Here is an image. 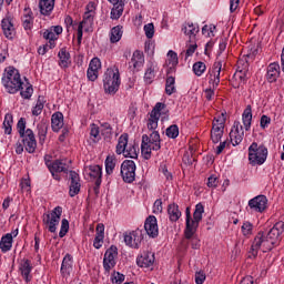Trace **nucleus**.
Listing matches in <instances>:
<instances>
[{
	"instance_id": "nucleus-1",
	"label": "nucleus",
	"mask_w": 284,
	"mask_h": 284,
	"mask_svg": "<svg viewBox=\"0 0 284 284\" xmlns=\"http://www.w3.org/2000/svg\"><path fill=\"white\" fill-rule=\"evenodd\" d=\"M283 222L275 223L274 226L266 234L264 232H258L251 246V250H253V256H256V254H258L261 245H263L265 250H274V247H276V245L281 243V234H283Z\"/></svg>"
},
{
	"instance_id": "nucleus-2",
	"label": "nucleus",
	"mask_w": 284,
	"mask_h": 284,
	"mask_svg": "<svg viewBox=\"0 0 284 284\" xmlns=\"http://www.w3.org/2000/svg\"><path fill=\"white\" fill-rule=\"evenodd\" d=\"M6 74L2 77V84L9 94H17V92L23 90V81H21V73L14 67H9L6 70Z\"/></svg>"
},
{
	"instance_id": "nucleus-3",
	"label": "nucleus",
	"mask_w": 284,
	"mask_h": 284,
	"mask_svg": "<svg viewBox=\"0 0 284 284\" xmlns=\"http://www.w3.org/2000/svg\"><path fill=\"white\" fill-rule=\"evenodd\" d=\"M17 130L22 139L23 146L29 154H34L37 151V139L34 138V132L31 129L26 130V119L20 118L17 123Z\"/></svg>"
},
{
	"instance_id": "nucleus-4",
	"label": "nucleus",
	"mask_w": 284,
	"mask_h": 284,
	"mask_svg": "<svg viewBox=\"0 0 284 284\" xmlns=\"http://www.w3.org/2000/svg\"><path fill=\"white\" fill-rule=\"evenodd\" d=\"M104 91L106 94H116L119 92V85H121V73L119 68H110L104 73L103 79Z\"/></svg>"
},
{
	"instance_id": "nucleus-5",
	"label": "nucleus",
	"mask_w": 284,
	"mask_h": 284,
	"mask_svg": "<svg viewBox=\"0 0 284 284\" xmlns=\"http://www.w3.org/2000/svg\"><path fill=\"white\" fill-rule=\"evenodd\" d=\"M248 161L250 164L255 165H263L265 161H267V149L264 144L258 145V143L253 142L248 146Z\"/></svg>"
},
{
	"instance_id": "nucleus-6",
	"label": "nucleus",
	"mask_w": 284,
	"mask_h": 284,
	"mask_svg": "<svg viewBox=\"0 0 284 284\" xmlns=\"http://www.w3.org/2000/svg\"><path fill=\"white\" fill-rule=\"evenodd\" d=\"M61 214H63V207L57 206L50 214H45L43 217V224L48 227L51 234L57 232V225L61 222Z\"/></svg>"
},
{
	"instance_id": "nucleus-7",
	"label": "nucleus",
	"mask_w": 284,
	"mask_h": 284,
	"mask_svg": "<svg viewBox=\"0 0 284 284\" xmlns=\"http://www.w3.org/2000/svg\"><path fill=\"white\" fill-rule=\"evenodd\" d=\"M121 176L124 183H134L136 179V163L132 160H124L121 164Z\"/></svg>"
},
{
	"instance_id": "nucleus-8",
	"label": "nucleus",
	"mask_w": 284,
	"mask_h": 284,
	"mask_svg": "<svg viewBox=\"0 0 284 284\" xmlns=\"http://www.w3.org/2000/svg\"><path fill=\"white\" fill-rule=\"evenodd\" d=\"M205 212V206L201 203L195 205V211L193 213V220L191 219V232H186L187 241L192 240L194 234H196V230H199V224L203 221V213Z\"/></svg>"
},
{
	"instance_id": "nucleus-9",
	"label": "nucleus",
	"mask_w": 284,
	"mask_h": 284,
	"mask_svg": "<svg viewBox=\"0 0 284 284\" xmlns=\"http://www.w3.org/2000/svg\"><path fill=\"white\" fill-rule=\"evenodd\" d=\"M124 243L129 247H133L134 250H139L141 247V243H143V230L138 229L135 231L124 233Z\"/></svg>"
},
{
	"instance_id": "nucleus-10",
	"label": "nucleus",
	"mask_w": 284,
	"mask_h": 284,
	"mask_svg": "<svg viewBox=\"0 0 284 284\" xmlns=\"http://www.w3.org/2000/svg\"><path fill=\"white\" fill-rule=\"evenodd\" d=\"M116 256H119V248L111 245L104 253L103 267L105 272H110L116 265V261L114 260Z\"/></svg>"
},
{
	"instance_id": "nucleus-11",
	"label": "nucleus",
	"mask_w": 284,
	"mask_h": 284,
	"mask_svg": "<svg viewBox=\"0 0 284 284\" xmlns=\"http://www.w3.org/2000/svg\"><path fill=\"white\" fill-rule=\"evenodd\" d=\"M69 180L71 181L69 186V196L74 197L79 192H81V178L75 171H70Z\"/></svg>"
},
{
	"instance_id": "nucleus-12",
	"label": "nucleus",
	"mask_w": 284,
	"mask_h": 284,
	"mask_svg": "<svg viewBox=\"0 0 284 284\" xmlns=\"http://www.w3.org/2000/svg\"><path fill=\"white\" fill-rule=\"evenodd\" d=\"M248 207L253 212L263 213L267 210V197L265 195H257L248 201Z\"/></svg>"
},
{
	"instance_id": "nucleus-13",
	"label": "nucleus",
	"mask_w": 284,
	"mask_h": 284,
	"mask_svg": "<svg viewBox=\"0 0 284 284\" xmlns=\"http://www.w3.org/2000/svg\"><path fill=\"white\" fill-rule=\"evenodd\" d=\"M144 230L151 239H156V236H159V224L156 222V216L150 215L146 217L144 222Z\"/></svg>"
},
{
	"instance_id": "nucleus-14",
	"label": "nucleus",
	"mask_w": 284,
	"mask_h": 284,
	"mask_svg": "<svg viewBox=\"0 0 284 284\" xmlns=\"http://www.w3.org/2000/svg\"><path fill=\"white\" fill-rule=\"evenodd\" d=\"M278 77H281V65L277 62L268 64L266 71V80L268 83H276Z\"/></svg>"
},
{
	"instance_id": "nucleus-15",
	"label": "nucleus",
	"mask_w": 284,
	"mask_h": 284,
	"mask_svg": "<svg viewBox=\"0 0 284 284\" xmlns=\"http://www.w3.org/2000/svg\"><path fill=\"white\" fill-rule=\"evenodd\" d=\"M3 34L7 39H14V34L17 32L14 31V24L12 23V18L11 17H6L1 21Z\"/></svg>"
},
{
	"instance_id": "nucleus-16",
	"label": "nucleus",
	"mask_w": 284,
	"mask_h": 284,
	"mask_svg": "<svg viewBox=\"0 0 284 284\" xmlns=\"http://www.w3.org/2000/svg\"><path fill=\"white\" fill-rule=\"evenodd\" d=\"M95 231L97 234L93 241V247L101 250V247H103V239H105V225L98 224Z\"/></svg>"
},
{
	"instance_id": "nucleus-17",
	"label": "nucleus",
	"mask_w": 284,
	"mask_h": 284,
	"mask_svg": "<svg viewBox=\"0 0 284 284\" xmlns=\"http://www.w3.org/2000/svg\"><path fill=\"white\" fill-rule=\"evenodd\" d=\"M223 68L222 61L214 62L212 70L210 72L211 81L213 85H219L221 83V70Z\"/></svg>"
},
{
	"instance_id": "nucleus-18",
	"label": "nucleus",
	"mask_w": 284,
	"mask_h": 284,
	"mask_svg": "<svg viewBox=\"0 0 284 284\" xmlns=\"http://www.w3.org/2000/svg\"><path fill=\"white\" fill-rule=\"evenodd\" d=\"M141 152L145 161L152 159V145L150 144V136L148 134L142 135Z\"/></svg>"
},
{
	"instance_id": "nucleus-19",
	"label": "nucleus",
	"mask_w": 284,
	"mask_h": 284,
	"mask_svg": "<svg viewBox=\"0 0 284 284\" xmlns=\"http://www.w3.org/2000/svg\"><path fill=\"white\" fill-rule=\"evenodd\" d=\"M54 1L55 0H39L40 14L43 17H50V14H52V10H54Z\"/></svg>"
},
{
	"instance_id": "nucleus-20",
	"label": "nucleus",
	"mask_w": 284,
	"mask_h": 284,
	"mask_svg": "<svg viewBox=\"0 0 284 284\" xmlns=\"http://www.w3.org/2000/svg\"><path fill=\"white\" fill-rule=\"evenodd\" d=\"M47 168L50 172H55L57 174L64 172V174H68V168L65 166V163L61 160L47 161Z\"/></svg>"
},
{
	"instance_id": "nucleus-21",
	"label": "nucleus",
	"mask_w": 284,
	"mask_h": 284,
	"mask_svg": "<svg viewBox=\"0 0 284 284\" xmlns=\"http://www.w3.org/2000/svg\"><path fill=\"white\" fill-rule=\"evenodd\" d=\"M139 267H150L154 265V254L153 253H143L136 258Z\"/></svg>"
},
{
	"instance_id": "nucleus-22",
	"label": "nucleus",
	"mask_w": 284,
	"mask_h": 284,
	"mask_svg": "<svg viewBox=\"0 0 284 284\" xmlns=\"http://www.w3.org/2000/svg\"><path fill=\"white\" fill-rule=\"evenodd\" d=\"M58 57L60 59V61H59L60 68H64V69L70 68L72 60H70V52H68V50L65 48H62L59 51Z\"/></svg>"
},
{
	"instance_id": "nucleus-23",
	"label": "nucleus",
	"mask_w": 284,
	"mask_h": 284,
	"mask_svg": "<svg viewBox=\"0 0 284 284\" xmlns=\"http://www.w3.org/2000/svg\"><path fill=\"white\" fill-rule=\"evenodd\" d=\"M51 128L54 132H59L63 128V113L55 112L51 118Z\"/></svg>"
},
{
	"instance_id": "nucleus-24",
	"label": "nucleus",
	"mask_w": 284,
	"mask_h": 284,
	"mask_svg": "<svg viewBox=\"0 0 284 284\" xmlns=\"http://www.w3.org/2000/svg\"><path fill=\"white\" fill-rule=\"evenodd\" d=\"M60 272L63 276H70V272H72V255L67 254L63 257Z\"/></svg>"
},
{
	"instance_id": "nucleus-25",
	"label": "nucleus",
	"mask_w": 284,
	"mask_h": 284,
	"mask_svg": "<svg viewBox=\"0 0 284 284\" xmlns=\"http://www.w3.org/2000/svg\"><path fill=\"white\" fill-rule=\"evenodd\" d=\"M168 214H169L170 221H172V223H176V221L181 219V211L179 210V204L176 203L170 204L168 206Z\"/></svg>"
},
{
	"instance_id": "nucleus-26",
	"label": "nucleus",
	"mask_w": 284,
	"mask_h": 284,
	"mask_svg": "<svg viewBox=\"0 0 284 284\" xmlns=\"http://www.w3.org/2000/svg\"><path fill=\"white\" fill-rule=\"evenodd\" d=\"M1 252H10L12 250V233H7L0 241Z\"/></svg>"
},
{
	"instance_id": "nucleus-27",
	"label": "nucleus",
	"mask_w": 284,
	"mask_h": 284,
	"mask_svg": "<svg viewBox=\"0 0 284 284\" xmlns=\"http://www.w3.org/2000/svg\"><path fill=\"white\" fill-rule=\"evenodd\" d=\"M20 272L26 278L27 283L30 281V273L32 272V262L30 260H23L20 264Z\"/></svg>"
},
{
	"instance_id": "nucleus-28",
	"label": "nucleus",
	"mask_w": 284,
	"mask_h": 284,
	"mask_svg": "<svg viewBox=\"0 0 284 284\" xmlns=\"http://www.w3.org/2000/svg\"><path fill=\"white\" fill-rule=\"evenodd\" d=\"M128 139H129L128 133H124L119 138L116 149H115L116 154L125 153V150H128Z\"/></svg>"
},
{
	"instance_id": "nucleus-29",
	"label": "nucleus",
	"mask_w": 284,
	"mask_h": 284,
	"mask_svg": "<svg viewBox=\"0 0 284 284\" xmlns=\"http://www.w3.org/2000/svg\"><path fill=\"white\" fill-rule=\"evenodd\" d=\"M242 121L245 130L252 128V105H247L242 114Z\"/></svg>"
},
{
	"instance_id": "nucleus-30",
	"label": "nucleus",
	"mask_w": 284,
	"mask_h": 284,
	"mask_svg": "<svg viewBox=\"0 0 284 284\" xmlns=\"http://www.w3.org/2000/svg\"><path fill=\"white\" fill-rule=\"evenodd\" d=\"M175 83H176V78H174L173 75L166 77L165 93L169 97H172V94L176 93Z\"/></svg>"
},
{
	"instance_id": "nucleus-31",
	"label": "nucleus",
	"mask_w": 284,
	"mask_h": 284,
	"mask_svg": "<svg viewBox=\"0 0 284 284\" xmlns=\"http://www.w3.org/2000/svg\"><path fill=\"white\" fill-rule=\"evenodd\" d=\"M121 37H123V27L116 26L111 29L110 41L111 43H119L121 41Z\"/></svg>"
},
{
	"instance_id": "nucleus-32",
	"label": "nucleus",
	"mask_w": 284,
	"mask_h": 284,
	"mask_svg": "<svg viewBox=\"0 0 284 284\" xmlns=\"http://www.w3.org/2000/svg\"><path fill=\"white\" fill-rule=\"evenodd\" d=\"M89 176H90L91 181L97 182L98 179H100V181H101V178L103 176L101 166L100 165H91L89 168Z\"/></svg>"
},
{
	"instance_id": "nucleus-33",
	"label": "nucleus",
	"mask_w": 284,
	"mask_h": 284,
	"mask_svg": "<svg viewBox=\"0 0 284 284\" xmlns=\"http://www.w3.org/2000/svg\"><path fill=\"white\" fill-rule=\"evenodd\" d=\"M224 132H225V129L212 126V130H211V141L213 143H220L221 139H223Z\"/></svg>"
},
{
	"instance_id": "nucleus-34",
	"label": "nucleus",
	"mask_w": 284,
	"mask_h": 284,
	"mask_svg": "<svg viewBox=\"0 0 284 284\" xmlns=\"http://www.w3.org/2000/svg\"><path fill=\"white\" fill-rule=\"evenodd\" d=\"M114 168H116V156L108 155L105 159V172L106 174H112L114 172Z\"/></svg>"
},
{
	"instance_id": "nucleus-35",
	"label": "nucleus",
	"mask_w": 284,
	"mask_h": 284,
	"mask_svg": "<svg viewBox=\"0 0 284 284\" xmlns=\"http://www.w3.org/2000/svg\"><path fill=\"white\" fill-rule=\"evenodd\" d=\"M12 123H14V118L12 116L11 113H7L4 115V121H3L4 134H12Z\"/></svg>"
},
{
	"instance_id": "nucleus-36",
	"label": "nucleus",
	"mask_w": 284,
	"mask_h": 284,
	"mask_svg": "<svg viewBox=\"0 0 284 284\" xmlns=\"http://www.w3.org/2000/svg\"><path fill=\"white\" fill-rule=\"evenodd\" d=\"M113 8L111 10V19H121V16L123 14V6H125V2L123 3H112Z\"/></svg>"
},
{
	"instance_id": "nucleus-37",
	"label": "nucleus",
	"mask_w": 284,
	"mask_h": 284,
	"mask_svg": "<svg viewBox=\"0 0 284 284\" xmlns=\"http://www.w3.org/2000/svg\"><path fill=\"white\" fill-rule=\"evenodd\" d=\"M24 80L28 81L27 78H24ZM26 90L20 89V97H22V99H27L30 100L32 99V94L34 93V89L32 88V84H30V82H27V84H24Z\"/></svg>"
},
{
	"instance_id": "nucleus-38",
	"label": "nucleus",
	"mask_w": 284,
	"mask_h": 284,
	"mask_svg": "<svg viewBox=\"0 0 284 284\" xmlns=\"http://www.w3.org/2000/svg\"><path fill=\"white\" fill-rule=\"evenodd\" d=\"M182 31L187 37H196V34H199L200 32V29H199V26H194V23H189L187 26H184L182 28Z\"/></svg>"
},
{
	"instance_id": "nucleus-39",
	"label": "nucleus",
	"mask_w": 284,
	"mask_h": 284,
	"mask_svg": "<svg viewBox=\"0 0 284 284\" xmlns=\"http://www.w3.org/2000/svg\"><path fill=\"white\" fill-rule=\"evenodd\" d=\"M233 79L235 81L240 80L241 83H245V81H247V69H241V67H239Z\"/></svg>"
},
{
	"instance_id": "nucleus-40",
	"label": "nucleus",
	"mask_w": 284,
	"mask_h": 284,
	"mask_svg": "<svg viewBox=\"0 0 284 284\" xmlns=\"http://www.w3.org/2000/svg\"><path fill=\"white\" fill-rule=\"evenodd\" d=\"M43 39H45L47 41H49L50 43V50H52V48L54 47V41H57V34L52 31V29H47L43 32Z\"/></svg>"
},
{
	"instance_id": "nucleus-41",
	"label": "nucleus",
	"mask_w": 284,
	"mask_h": 284,
	"mask_svg": "<svg viewBox=\"0 0 284 284\" xmlns=\"http://www.w3.org/2000/svg\"><path fill=\"white\" fill-rule=\"evenodd\" d=\"M225 113H221L217 118H214L212 128H220L221 130H225Z\"/></svg>"
},
{
	"instance_id": "nucleus-42",
	"label": "nucleus",
	"mask_w": 284,
	"mask_h": 284,
	"mask_svg": "<svg viewBox=\"0 0 284 284\" xmlns=\"http://www.w3.org/2000/svg\"><path fill=\"white\" fill-rule=\"evenodd\" d=\"M125 158L129 159H139V146L132 145L125 149V152L123 153Z\"/></svg>"
},
{
	"instance_id": "nucleus-43",
	"label": "nucleus",
	"mask_w": 284,
	"mask_h": 284,
	"mask_svg": "<svg viewBox=\"0 0 284 284\" xmlns=\"http://www.w3.org/2000/svg\"><path fill=\"white\" fill-rule=\"evenodd\" d=\"M243 133L242 131L239 133L234 132V130H231L230 132V139H231V143L232 145H241L242 141H243Z\"/></svg>"
},
{
	"instance_id": "nucleus-44",
	"label": "nucleus",
	"mask_w": 284,
	"mask_h": 284,
	"mask_svg": "<svg viewBox=\"0 0 284 284\" xmlns=\"http://www.w3.org/2000/svg\"><path fill=\"white\" fill-rule=\"evenodd\" d=\"M165 134L169 139H176L179 136V125L172 124L165 130Z\"/></svg>"
},
{
	"instance_id": "nucleus-45",
	"label": "nucleus",
	"mask_w": 284,
	"mask_h": 284,
	"mask_svg": "<svg viewBox=\"0 0 284 284\" xmlns=\"http://www.w3.org/2000/svg\"><path fill=\"white\" fill-rule=\"evenodd\" d=\"M131 62H133V68H139L142 65L143 54H141V51H134Z\"/></svg>"
},
{
	"instance_id": "nucleus-46",
	"label": "nucleus",
	"mask_w": 284,
	"mask_h": 284,
	"mask_svg": "<svg viewBox=\"0 0 284 284\" xmlns=\"http://www.w3.org/2000/svg\"><path fill=\"white\" fill-rule=\"evenodd\" d=\"M206 70V67H205V63L203 62H195L193 64V72L194 74H196V77H201L203 74V72H205Z\"/></svg>"
},
{
	"instance_id": "nucleus-47",
	"label": "nucleus",
	"mask_w": 284,
	"mask_h": 284,
	"mask_svg": "<svg viewBox=\"0 0 284 284\" xmlns=\"http://www.w3.org/2000/svg\"><path fill=\"white\" fill-rule=\"evenodd\" d=\"M43 100H41V95L38 98L36 106L32 109L33 116H39L43 112Z\"/></svg>"
},
{
	"instance_id": "nucleus-48",
	"label": "nucleus",
	"mask_w": 284,
	"mask_h": 284,
	"mask_svg": "<svg viewBox=\"0 0 284 284\" xmlns=\"http://www.w3.org/2000/svg\"><path fill=\"white\" fill-rule=\"evenodd\" d=\"M94 23V13L84 12L83 19L80 22L82 26H92Z\"/></svg>"
},
{
	"instance_id": "nucleus-49",
	"label": "nucleus",
	"mask_w": 284,
	"mask_h": 284,
	"mask_svg": "<svg viewBox=\"0 0 284 284\" xmlns=\"http://www.w3.org/2000/svg\"><path fill=\"white\" fill-rule=\"evenodd\" d=\"M168 57H169L170 65H173V68H176V65H179V55L176 54V52H174L173 50H170L168 52Z\"/></svg>"
},
{
	"instance_id": "nucleus-50",
	"label": "nucleus",
	"mask_w": 284,
	"mask_h": 284,
	"mask_svg": "<svg viewBox=\"0 0 284 284\" xmlns=\"http://www.w3.org/2000/svg\"><path fill=\"white\" fill-rule=\"evenodd\" d=\"M69 230H70V222H68V220L63 219L61 222V230L59 232L60 239H63V236H65V234H68Z\"/></svg>"
},
{
	"instance_id": "nucleus-51",
	"label": "nucleus",
	"mask_w": 284,
	"mask_h": 284,
	"mask_svg": "<svg viewBox=\"0 0 284 284\" xmlns=\"http://www.w3.org/2000/svg\"><path fill=\"white\" fill-rule=\"evenodd\" d=\"M154 77H155L154 68L150 67L144 73L145 83H148V84L152 83V81H154Z\"/></svg>"
},
{
	"instance_id": "nucleus-52",
	"label": "nucleus",
	"mask_w": 284,
	"mask_h": 284,
	"mask_svg": "<svg viewBox=\"0 0 284 284\" xmlns=\"http://www.w3.org/2000/svg\"><path fill=\"white\" fill-rule=\"evenodd\" d=\"M185 214H186V226L184 230V236H187V232H192V226L190 225L192 221V214L190 213V207H186Z\"/></svg>"
},
{
	"instance_id": "nucleus-53",
	"label": "nucleus",
	"mask_w": 284,
	"mask_h": 284,
	"mask_svg": "<svg viewBox=\"0 0 284 284\" xmlns=\"http://www.w3.org/2000/svg\"><path fill=\"white\" fill-rule=\"evenodd\" d=\"M38 136H48V123L47 122H40L38 124Z\"/></svg>"
},
{
	"instance_id": "nucleus-54",
	"label": "nucleus",
	"mask_w": 284,
	"mask_h": 284,
	"mask_svg": "<svg viewBox=\"0 0 284 284\" xmlns=\"http://www.w3.org/2000/svg\"><path fill=\"white\" fill-rule=\"evenodd\" d=\"M144 32H145L146 39H152L154 37V23L145 24Z\"/></svg>"
},
{
	"instance_id": "nucleus-55",
	"label": "nucleus",
	"mask_w": 284,
	"mask_h": 284,
	"mask_svg": "<svg viewBox=\"0 0 284 284\" xmlns=\"http://www.w3.org/2000/svg\"><path fill=\"white\" fill-rule=\"evenodd\" d=\"M252 230H254V225L251 222H244L242 225V232L244 236H250L252 234Z\"/></svg>"
},
{
	"instance_id": "nucleus-56",
	"label": "nucleus",
	"mask_w": 284,
	"mask_h": 284,
	"mask_svg": "<svg viewBox=\"0 0 284 284\" xmlns=\"http://www.w3.org/2000/svg\"><path fill=\"white\" fill-rule=\"evenodd\" d=\"M22 26L24 30H32L34 26V18H22Z\"/></svg>"
},
{
	"instance_id": "nucleus-57",
	"label": "nucleus",
	"mask_w": 284,
	"mask_h": 284,
	"mask_svg": "<svg viewBox=\"0 0 284 284\" xmlns=\"http://www.w3.org/2000/svg\"><path fill=\"white\" fill-rule=\"evenodd\" d=\"M87 77L89 81H97L99 79V71L97 69H88Z\"/></svg>"
},
{
	"instance_id": "nucleus-58",
	"label": "nucleus",
	"mask_w": 284,
	"mask_h": 284,
	"mask_svg": "<svg viewBox=\"0 0 284 284\" xmlns=\"http://www.w3.org/2000/svg\"><path fill=\"white\" fill-rule=\"evenodd\" d=\"M149 143H161V135L159 134V131H153L150 134Z\"/></svg>"
},
{
	"instance_id": "nucleus-59",
	"label": "nucleus",
	"mask_w": 284,
	"mask_h": 284,
	"mask_svg": "<svg viewBox=\"0 0 284 284\" xmlns=\"http://www.w3.org/2000/svg\"><path fill=\"white\" fill-rule=\"evenodd\" d=\"M101 68V60L99 58H93L89 64V69L98 70Z\"/></svg>"
},
{
	"instance_id": "nucleus-60",
	"label": "nucleus",
	"mask_w": 284,
	"mask_h": 284,
	"mask_svg": "<svg viewBox=\"0 0 284 284\" xmlns=\"http://www.w3.org/2000/svg\"><path fill=\"white\" fill-rule=\"evenodd\" d=\"M206 185H207V187H217V185H219V178H216V175H211L207 179Z\"/></svg>"
},
{
	"instance_id": "nucleus-61",
	"label": "nucleus",
	"mask_w": 284,
	"mask_h": 284,
	"mask_svg": "<svg viewBox=\"0 0 284 284\" xmlns=\"http://www.w3.org/2000/svg\"><path fill=\"white\" fill-rule=\"evenodd\" d=\"M195 283L196 284L205 283V273L203 271H199L195 273Z\"/></svg>"
},
{
	"instance_id": "nucleus-62",
	"label": "nucleus",
	"mask_w": 284,
	"mask_h": 284,
	"mask_svg": "<svg viewBox=\"0 0 284 284\" xmlns=\"http://www.w3.org/2000/svg\"><path fill=\"white\" fill-rule=\"evenodd\" d=\"M270 123H272V119L267 115H262L261 116V121H260V125L263 130H265V128L267 125H270Z\"/></svg>"
},
{
	"instance_id": "nucleus-63",
	"label": "nucleus",
	"mask_w": 284,
	"mask_h": 284,
	"mask_svg": "<svg viewBox=\"0 0 284 284\" xmlns=\"http://www.w3.org/2000/svg\"><path fill=\"white\" fill-rule=\"evenodd\" d=\"M102 128V134H105L106 136H112V125H110V123H103Z\"/></svg>"
},
{
	"instance_id": "nucleus-64",
	"label": "nucleus",
	"mask_w": 284,
	"mask_h": 284,
	"mask_svg": "<svg viewBox=\"0 0 284 284\" xmlns=\"http://www.w3.org/2000/svg\"><path fill=\"white\" fill-rule=\"evenodd\" d=\"M99 134H100L99 125H97L94 123L91 124L90 136H93V139H99Z\"/></svg>"
}]
</instances>
